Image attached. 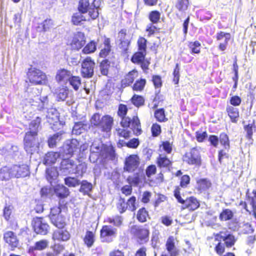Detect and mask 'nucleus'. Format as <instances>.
<instances>
[{"label": "nucleus", "mask_w": 256, "mask_h": 256, "mask_svg": "<svg viewBox=\"0 0 256 256\" xmlns=\"http://www.w3.org/2000/svg\"><path fill=\"white\" fill-rule=\"evenodd\" d=\"M46 176L47 180L51 183L52 180H55L58 176V172L54 168H47L46 170Z\"/></svg>", "instance_id": "44"}, {"label": "nucleus", "mask_w": 256, "mask_h": 256, "mask_svg": "<svg viewBox=\"0 0 256 256\" xmlns=\"http://www.w3.org/2000/svg\"><path fill=\"white\" fill-rule=\"evenodd\" d=\"M72 76V74L69 70L65 69H62L58 71L56 79L58 82H66L69 80Z\"/></svg>", "instance_id": "22"}, {"label": "nucleus", "mask_w": 256, "mask_h": 256, "mask_svg": "<svg viewBox=\"0 0 256 256\" xmlns=\"http://www.w3.org/2000/svg\"><path fill=\"white\" fill-rule=\"evenodd\" d=\"M108 222L113 224L116 226H120L122 223V219L121 216H116L113 218H108Z\"/></svg>", "instance_id": "64"}, {"label": "nucleus", "mask_w": 256, "mask_h": 256, "mask_svg": "<svg viewBox=\"0 0 256 256\" xmlns=\"http://www.w3.org/2000/svg\"><path fill=\"white\" fill-rule=\"evenodd\" d=\"M14 178L12 166H5L0 169V180L6 181Z\"/></svg>", "instance_id": "21"}, {"label": "nucleus", "mask_w": 256, "mask_h": 256, "mask_svg": "<svg viewBox=\"0 0 256 256\" xmlns=\"http://www.w3.org/2000/svg\"><path fill=\"white\" fill-rule=\"evenodd\" d=\"M64 133L63 132H59L50 137L48 140V144L50 148H54L56 146V144L60 142L64 138Z\"/></svg>", "instance_id": "24"}, {"label": "nucleus", "mask_w": 256, "mask_h": 256, "mask_svg": "<svg viewBox=\"0 0 256 256\" xmlns=\"http://www.w3.org/2000/svg\"><path fill=\"white\" fill-rule=\"evenodd\" d=\"M70 237L69 232L62 228H58L54 232L52 239L58 241H67Z\"/></svg>", "instance_id": "17"}, {"label": "nucleus", "mask_w": 256, "mask_h": 256, "mask_svg": "<svg viewBox=\"0 0 256 256\" xmlns=\"http://www.w3.org/2000/svg\"><path fill=\"white\" fill-rule=\"evenodd\" d=\"M90 5L88 0H80L79 2L78 10L83 14H88Z\"/></svg>", "instance_id": "40"}, {"label": "nucleus", "mask_w": 256, "mask_h": 256, "mask_svg": "<svg viewBox=\"0 0 256 256\" xmlns=\"http://www.w3.org/2000/svg\"><path fill=\"white\" fill-rule=\"evenodd\" d=\"M50 221L58 228H63L66 224L65 218L62 214L55 217H52Z\"/></svg>", "instance_id": "26"}, {"label": "nucleus", "mask_w": 256, "mask_h": 256, "mask_svg": "<svg viewBox=\"0 0 256 256\" xmlns=\"http://www.w3.org/2000/svg\"><path fill=\"white\" fill-rule=\"evenodd\" d=\"M132 104L136 106L139 107L144 104V99L140 96L134 94L131 99Z\"/></svg>", "instance_id": "46"}, {"label": "nucleus", "mask_w": 256, "mask_h": 256, "mask_svg": "<svg viewBox=\"0 0 256 256\" xmlns=\"http://www.w3.org/2000/svg\"><path fill=\"white\" fill-rule=\"evenodd\" d=\"M146 52H138L135 53L132 58L131 60L135 64H140L144 59Z\"/></svg>", "instance_id": "42"}, {"label": "nucleus", "mask_w": 256, "mask_h": 256, "mask_svg": "<svg viewBox=\"0 0 256 256\" xmlns=\"http://www.w3.org/2000/svg\"><path fill=\"white\" fill-rule=\"evenodd\" d=\"M80 143L76 139L67 140L63 146L64 153L66 155H72L78 152Z\"/></svg>", "instance_id": "11"}, {"label": "nucleus", "mask_w": 256, "mask_h": 256, "mask_svg": "<svg viewBox=\"0 0 256 256\" xmlns=\"http://www.w3.org/2000/svg\"><path fill=\"white\" fill-rule=\"evenodd\" d=\"M84 130V124L80 122H77L75 124L73 127L72 133L76 135L80 134Z\"/></svg>", "instance_id": "50"}, {"label": "nucleus", "mask_w": 256, "mask_h": 256, "mask_svg": "<svg viewBox=\"0 0 256 256\" xmlns=\"http://www.w3.org/2000/svg\"><path fill=\"white\" fill-rule=\"evenodd\" d=\"M233 216V214L230 210L226 209L224 210L220 216V218L221 220H227L231 219Z\"/></svg>", "instance_id": "49"}, {"label": "nucleus", "mask_w": 256, "mask_h": 256, "mask_svg": "<svg viewBox=\"0 0 256 256\" xmlns=\"http://www.w3.org/2000/svg\"><path fill=\"white\" fill-rule=\"evenodd\" d=\"M96 50V44L94 42H91L88 44L83 48L82 52L84 54H89L95 52Z\"/></svg>", "instance_id": "47"}, {"label": "nucleus", "mask_w": 256, "mask_h": 256, "mask_svg": "<svg viewBox=\"0 0 256 256\" xmlns=\"http://www.w3.org/2000/svg\"><path fill=\"white\" fill-rule=\"evenodd\" d=\"M94 238V234L92 232L90 231L86 232L84 238V241L88 247L90 248L93 245L95 240Z\"/></svg>", "instance_id": "35"}, {"label": "nucleus", "mask_w": 256, "mask_h": 256, "mask_svg": "<svg viewBox=\"0 0 256 256\" xmlns=\"http://www.w3.org/2000/svg\"><path fill=\"white\" fill-rule=\"evenodd\" d=\"M90 124L100 129L102 132L109 133L114 124V118L110 115L101 116L98 114H94L91 119Z\"/></svg>", "instance_id": "2"}, {"label": "nucleus", "mask_w": 256, "mask_h": 256, "mask_svg": "<svg viewBox=\"0 0 256 256\" xmlns=\"http://www.w3.org/2000/svg\"><path fill=\"white\" fill-rule=\"evenodd\" d=\"M166 246L170 256H178L179 254V250L175 246L174 236H170L168 237L166 240Z\"/></svg>", "instance_id": "19"}, {"label": "nucleus", "mask_w": 256, "mask_h": 256, "mask_svg": "<svg viewBox=\"0 0 256 256\" xmlns=\"http://www.w3.org/2000/svg\"><path fill=\"white\" fill-rule=\"evenodd\" d=\"M40 118L39 117L32 121L30 124V131L27 133H30V134L37 136L38 128L40 126Z\"/></svg>", "instance_id": "33"}, {"label": "nucleus", "mask_w": 256, "mask_h": 256, "mask_svg": "<svg viewBox=\"0 0 256 256\" xmlns=\"http://www.w3.org/2000/svg\"><path fill=\"white\" fill-rule=\"evenodd\" d=\"M48 241L46 240H42L36 242L30 248L32 250H42L48 248Z\"/></svg>", "instance_id": "31"}, {"label": "nucleus", "mask_w": 256, "mask_h": 256, "mask_svg": "<svg viewBox=\"0 0 256 256\" xmlns=\"http://www.w3.org/2000/svg\"><path fill=\"white\" fill-rule=\"evenodd\" d=\"M226 111L232 121L235 122L236 121V119L239 116L238 109L231 106H229L226 108Z\"/></svg>", "instance_id": "34"}, {"label": "nucleus", "mask_w": 256, "mask_h": 256, "mask_svg": "<svg viewBox=\"0 0 256 256\" xmlns=\"http://www.w3.org/2000/svg\"><path fill=\"white\" fill-rule=\"evenodd\" d=\"M130 43V40H124L120 42L119 45V48L121 50V52L122 54H126L128 53Z\"/></svg>", "instance_id": "51"}, {"label": "nucleus", "mask_w": 256, "mask_h": 256, "mask_svg": "<svg viewBox=\"0 0 256 256\" xmlns=\"http://www.w3.org/2000/svg\"><path fill=\"white\" fill-rule=\"evenodd\" d=\"M54 192L57 196L61 198L68 196L69 194L68 190L63 185H58L54 188Z\"/></svg>", "instance_id": "29"}, {"label": "nucleus", "mask_w": 256, "mask_h": 256, "mask_svg": "<svg viewBox=\"0 0 256 256\" xmlns=\"http://www.w3.org/2000/svg\"><path fill=\"white\" fill-rule=\"evenodd\" d=\"M46 117L49 123L56 122L58 120V114L57 110L53 108L48 109Z\"/></svg>", "instance_id": "25"}, {"label": "nucleus", "mask_w": 256, "mask_h": 256, "mask_svg": "<svg viewBox=\"0 0 256 256\" xmlns=\"http://www.w3.org/2000/svg\"><path fill=\"white\" fill-rule=\"evenodd\" d=\"M216 240L221 241L222 240L226 248H231L235 244L236 240L235 237L230 234H226L222 232H220L216 236Z\"/></svg>", "instance_id": "15"}, {"label": "nucleus", "mask_w": 256, "mask_h": 256, "mask_svg": "<svg viewBox=\"0 0 256 256\" xmlns=\"http://www.w3.org/2000/svg\"><path fill=\"white\" fill-rule=\"evenodd\" d=\"M189 5L188 0H178L176 8L182 12H184L188 8Z\"/></svg>", "instance_id": "41"}, {"label": "nucleus", "mask_w": 256, "mask_h": 256, "mask_svg": "<svg viewBox=\"0 0 256 256\" xmlns=\"http://www.w3.org/2000/svg\"><path fill=\"white\" fill-rule=\"evenodd\" d=\"M138 76V72L136 70H132L126 75L125 78L122 80V85L125 86L132 84L134 78Z\"/></svg>", "instance_id": "28"}, {"label": "nucleus", "mask_w": 256, "mask_h": 256, "mask_svg": "<svg viewBox=\"0 0 256 256\" xmlns=\"http://www.w3.org/2000/svg\"><path fill=\"white\" fill-rule=\"evenodd\" d=\"M106 60H102L100 64V70L103 75H107L109 68V64Z\"/></svg>", "instance_id": "57"}, {"label": "nucleus", "mask_w": 256, "mask_h": 256, "mask_svg": "<svg viewBox=\"0 0 256 256\" xmlns=\"http://www.w3.org/2000/svg\"><path fill=\"white\" fill-rule=\"evenodd\" d=\"M60 154L58 152H48L44 158V163L46 164H54L57 158H59Z\"/></svg>", "instance_id": "27"}, {"label": "nucleus", "mask_w": 256, "mask_h": 256, "mask_svg": "<svg viewBox=\"0 0 256 256\" xmlns=\"http://www.w3.org/2000/svg\"><path fill=\"white\" fill-rule=\"evenodd\" d=\"M146 81L144 79H141L137 81L134 85L133 90L137 91L142 90L146 84Z\"/></svg>", "instance_id": "56"}, {"label": "nucleus", "mask_w": 256, "mask_h": 256, "mask_svg": "<svg viewBox=\"0 0 256 256\" xmlns=\"http://www.w3.org/2000/svg\"><path fill=\"white\" fill-rule=\"evenodd\" d=\"M70 84L75 90H78L81 85L80 78L78 76H72L68 80Z\"/></svg>", "instance_id": "43"}, {"label": "nucleus", "mask_w": 256, "mask_h": 256, "mask_svg": "<svg viewBox=\"0 0 256 256\" xmlns=\"http://www.w3.org/2000/svg\"><path fill=\"white\" fill-rule=\"evenodd\" d=\"M117 207L120 213H123L128 209L127 202H125L124 199L122 198L120 199Z\"/></svg>", "instance_id": "53"}, {"label": "nucleus", "mask_w": 256, "mask_h": 256, "mask_svg": "<svg viewBox=\"0 0 256 256\" xmlns=\"http://www.w3.org/2000/svg\"><path fill=\"white\" fill-rule=\"evenodd\" d=\"M68 90L66 88H60L58 94V98L62 100H64L68 97Z\"/></svg>", "instance_id": "55"}, {"label": "nucleus", "mask_w": 256, "mask_h": 256, "mask_svg": "<svg viewBox=\"0 0 256 256\" xmlns=\"http://www.w3.org/2000/svg\"><path fill=\"white\" fill-rule=\"evenodd\" d=\"M34 228L37 234H46L49 230V226L42 218H36L34 220Z\"/></svg>", "instance_id": "10"}, {"label": "nucleus", "mask_w": 256, "mask_h": 256, "mask_svg": "<svg viewBox=\"0 0 256 256\" xmlns=\"http://www.w3.org/2000/svg\"><path fill=\"white\" fill-rule=\"evenodd\" d=\"M94 62L90 57L86 58L82 64L81 73L84 78H91L94 74Z\"/></svg>", "instance_id": "8"}, {"label": "nucleus", "mask_w": 256, "mask_h": 256, "mask_svg": "<svg viewBox=\"0 0 256 256\" xmlns=\"http://www.w3.org/2000/svg\"><path fill=\"white\" fill-rule=\"evenodd\" d=\"M198 188L202 191L208 189L212 186L210 182L207 179H200L197 182Z\"/></svg>", "instance_id": "37"}, {"label": "nucleus", "mask_w": 256, "mask_h": 256, "mask_svg": "<svg viewBox=\"0 0 256 256\" xmlns=\"http://www.w3.org/2000/svg\"><path fill=\"white\" fill-rule=\"evenodd\" d=\"M90 160L92 156H96V158L112 160L114 158L115 154L114 148L111 146L104 144L99 140L93 142L90 146Z\"/></svg>", "instance_id": "1"}, {"label": "nucleus", "mask_w": 256, "mask_h": 256, "mask_svg": "<svg viewBox=\"0 0 256 256\" xmlns=\"http://www.w3.org/2000/svg\"><path fill=\"white\" fill-rule=\"evenodd\" d=\"M136 217L138 221L144 222L149 218V216L147 210L144 208H142L138 210Z\"/></svg>", "instance_id": "39"}, {"label": "nucleus", "mask_w": 256, "mask_h": 256, "mask_svg": "<svg viewBox=\"0 0 256 256\" xmlns=\"http://www.w3.org/2000/svg\"><path fill=\"white\" fill-rule=\"evenodd\" d=\"M98 14L96 10H93L92 12L91 9L89 10V13L88 14H83L80 12L74 14L72 20L74 24L78 25L82 21L96 19L98 16Z\"/></svg>", "instance_id": "7"}, {"label": "nucleus", "mask_w": 256, "mask_h": 256, "mask_svg": "<svg viewBox=\"0 0 256 256\" xmlns=\"http://www.w3.org/2000/svg\"><path fill=\"white\" fill-rule=\"evenodd\" d=\"M110 50V40L106 38L104 40V48L102 49L100 52V56L104 58L106 56Z\"/></svg>", "instance_id": "36"}, {"label": "nucleus", "mask_w": 256, "mask_h": 256, "mask_svg": "<svg viewBox=\"0 0 256 256\" xmlns=\"http://www.w3.org/2000/svg\"><path fill=\"white\" fill-rule=\"evenodd\" d=\"M184 162L188 164L200 166L201 164V158L199 150L196 148H193L183 156Z\"/></svg>", "instance_id": "5"}, {"label": "nucleus", "mask_w": 256, "mask_h": 256, "mask_svg": "<svg viewBox=\"0 0 256 256\" xmlns=\"http://www.w3.org/2000/svg\"><path fill=\"white\" fill-rule=\"evenodd\" d=\"M139 164L136 156H131L126 159L124 170L128 172H134Z\"/></svg>", "instance_id": "18"}, {"label": "nucleus", "mask_w": 256, "mask_h": 256, "mask_svg": "<svg viewBox=\"0 0 256 256\" xmlns=\"http://www.w3.org/2000/svg\"><path fill=\"white\" fill-rule=\"evenodd\" d=\"M156 164L160 168H168L172 164V162L164 154H160L156 159Z\"/></svg>", "instance_id": "23"}, {"label": "nucleus", "mask_w": 256, "mask_h": 256, "mask_svg": "<svg viewBox=\"0 0 256 256\" xmlns=\"http://www.w3.org/2000/svg\"><path fill=\"white\" fill-rule=\"evenodd\" d=\"M24 141V149L28 153L32 154L38 152L40 142L36 135L26 133Z\"/></svg>", "instance_id": "3"}, {"label": "nucleus", "mask_w": 256, "mask_h": 256, "mask_svg": "<svg viewBox=\"0 0 256 256\" xmlns=\"http://www.w3.org/2000/svg\"><path fill=\"white\" fill-rule=\"evenodd\" d=\"M85 37L84 33L78 32L73 37L71 42V46L73 49L79 50L85 44Z\"/></svg>", "instance_id": "16"}, {"label": "nucleus", "mask_w": 256, "mask_h": 256, "mask_svg": "<svg viewBox=\"0 0 256 256\" xmlns=\"http://www.w3.org/2000/svg\"><path fill=\"white\" fill-rule=\"evenodd\" d=\"M81 186L80 191L84 194H88L92 188V184L86 180H82L80 183Z\"/></svg>", "instance_id": "38"}, {"label": "nucleus", "mask_w": 256, "mask_h": 256, "mask_svg": "<svg viewBox=\"0 0 256 256\" xmlns=\"http://www.w3.org/2000/svg\"><path fill=\"white\" fill-rule=\"evenodd\" d=\"M74 162L70 159L63 160L60 163V172L62 174L68 175L74 174Z\"/></svg>", "instance_id": "12"}, {"label": "nucleus", "mask_w": 256, "mask_h": 256, "mask_svg": "<svg viewBox=\"0 0 256 256\" xmlns=\"http://www.w3.org/2000/svg\"><path fill=\"white\" fill-rule=\"evenodd\" d=\"M230 38V34L229 33H225L220 32L217 34L216 39L220 41H228Z\"/></svg>", "instance_id": "58"}, {"label": "nucleus", "mask_w": 256, "mask_h": 256, "mask_svg": "<svg viewBox=\"0 0 256 256\" xmlns=\"http://www.w3.org/2000/svg\"><path fill=\"white\" fill-rule=\"evenodd\" d=\"M146 40L144 38H138V50L140 52H146Z\"/></svg>", "instance_id": "61"}, {"label": "nucleus", "mask_w": 256, "mask_h": 256, "mask_svg": "<svg viewBox=\"0 0 256 256\" xmlns=\"http://www.w3.org/2000/svg\"><path fill=\"white\" fill-rule=\"evenodd\" d=\"M132 232L140 243L146 242L148 240L149 231L146 228L134 226L132 228Z\"/></svg>", "instance_id": "14"}, {"label": "nucleus", "mask_w": 256, "mask_h": 256, "mask_svg": "<svg viewBox=\"0 0 256 256\" xmlns=\"http://www.w3.org/2000/svg\"><path fill=\"white\" fill-rule=\"evenodd\" d=\"M190 48H191L192 52L194 54H199L200 52V44L196 41L194 42H191L189 44Z\"/></svg>", "instance_id": "54"}, {"label": "nucleus", "mask_w": 256, "mask_h": 256, "mask_svg": "<svg viewBox=\"0 0 256 256\" xmlns=\"http://www.w3.org/2000/svg\"><path fill=\"white\" fill-rule=\"evenodd\" d=\"M65 184L68 186L75 187L80 184L79 180L74 178L68 177L64 179Z\"/></svg>", "instance_id": "48"}, {"label": "nucleus", "mask_w": 256, "mask_h": 256, "mask_svg": "<svg viewBox=\"0 0 256 256\" xmlns=\"http://www.w3.org/2000/svg\"><path fill=\"white\" fill-rule=\"evenodd\" d=\"M136 198L134 196L130 198L127 201V204L128 207V210L132 212L134 211L136 208Z\"/></svg>", "instance_id": "62"}, {"label": "nucleus", "mask_w": 256, "mask_h": 256, "mask_svg": "<svg viewBox=\"0 0 256 256\" xmlns=\"http://www.w3.org/2000/svg\"><path fill=\"white\" fill-rule=\"evenodd\" d=\"M12 169L14 177L16 178H24L30 174V169L26 164L13 165Z\"/></svg>", "instance_id": "13"}, {"label": "nucleus", "mask_w": 256, "mask_h": 256, "mask_svg": "<svg viewBox=\"0 0 256 256\" xmlns=\"http://www.w3.org/2000/svg\"><path fill=\"white\" fill-rule=\"evenodd\" d=\"M184 206L190 210H194L198 208L200 204L196 198L190 197L185 200Z\"/></svg>", "instance_id": "30"}, {"label": "nucleus", "mask_w": 256, "mask_h": 256, "mask_svg": "<svg viewBox=\"0 0 256 256\" xmlns=\"http://www.w3.org/2000/svg\"><path fill=\"white\" fill-rule=\"evenodd\" d=\"M117 134L120 136L123 137L125 138H128L130 135V131L127 129L118 128L116 129Z\"/></svg>", "instance_id": "59"}, {"label": "nucleus", "mask_w": 256, "mask_h": 256, "mask_svg": "<svg viewBox=\"0 0 256 256\" xmlns=\"http://www.w3.org/2000/svg\"><path fill=\"white\" fill-rule=\"evenodd\" d=\"M116 229L109 226H104L100 230V238L102 242H110L116 237Z\"/></svg>", "instance_id": "9"}, {"label": "nucleus", "mask_w": 256, "mask_h": 256, "mask_svg": "<svg viewBox=\"0 0 256 256\" xmlns=\"http://www.w3.org/2000/svg\"><path fill=\"white\" fill-rule=\"evenodd\" d=\"M37 99L38 100L39 102H34L32 105L37 106L38 109L40 110L43 109L44 106L47 104V96L44 98L43 100H40L38 98Z\"/></svg>", "instance_id": "52"}, {"label": "nucleus", "mask_w": 256, "mask_h": 256, "mask_svg": "<svg viewBox=\"0 0 256 256\" xmlns=\"http://www.w3.org/2000/svg\"><path fill=\"white\" fill-rule=\"evenodd\" d=\"M128 182L131 185L137 186L140 182V174L138 173L130 176L127 178Z\"/></svg>", "instance_id": "45"}, {"label": "nucleus", "mask_w": 256, "mask_h": 256, "mask_svg": "<svg viewBox=\"0 0 256 256\" xmlns=\"http://www.w3.org/2000/svg\"><path fill=\"white\" fill-rule=\"evenodd\" d=\"M220 141L225 148H229V140L228 136L225 134H221L220 136Z\"/></svg>", "instance_id": "60"}, {"label": "nucleus", "mask_w": 256, "mask_h": 256, "mask_svg": "<svg viewBox=\"0 0 256 256\" xmlns=\"http://www.w3.org/2000/svg\"><path fill=\"white\" fill-rule=\"evenodd\" d=\"M160 15L158 11H152L150 13L149 18L153 23H156L160 18Z\"/></svg>", "instance_id": "63"}, {"label": "nucleus", "mask_w": 256, "mask_h": 256, "mask_svg": "<svg viewBox=\"0 0 256 256\" xmlns=\"http://www.w3.org/2000/svg\"><path fill=\"white\" fill-rule=\"evenodd\" d=\"M78 164L74 162V174L82 176L86 172L87 169L86 164L85 162H78Z\"/></svg>", "instance_id": "32"}, {"label": "nucleus", "mask_w": 256, "mask_h": 256, "mask_svg": "<svg viewBox=\"0 0 256 256\" xmlns=\"http://www.w3.org/2000/svg\"><path fill=\"white\" fill-rule=\"evenodd\" d=\"M4 238L6 242L12 248H16L18 246V240L13 232L11 231L6 232L4 234Z\"/></svg>", "instance_id": "20"}, {"label": "nucleus", "mask_w": 256, "mask_h": 256, "mask_svg": "<svg viewBox=\"0 0 256 256\" xmlns=\"http://www.w3.org/2000/svg\"><path fill=\"white\" fill-rule=\"evenodd\" d=\"M28 76L30 82L35 84H43L45 83L46 76L40 70L35 68L28 69Z\"/></svg>", "instance_id": "4"}, {"label": "nucleus", "mask_w": 256, "mask_h": 256, "mask_svg": "<svg viewBox=\"0 0 256 256\" xmlns=\"http://www.w3.org/2000/svg\"><path fill=\"white\" fill-rule=\"evenodd\" d=\"M121 125L122 127H129L131 126V129L134 131V132L136 134H140L141 132L140 124V120L138 116H133L132 119L128 117L124 116L122 118Z\"/></svg>", "instance_id": "6"}]
</instances>
